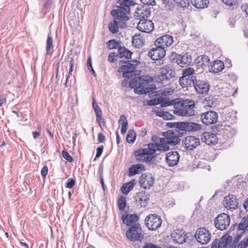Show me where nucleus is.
<instances>
[{"instance_id": "nucleus-3", "label": "nucleus", "mask_w": 248, "mask_h": 248, "mask_svg": "<svg viewBox=\"0 0 248 248\" xmlns=\"http://www.w3.org/2000/svg\"><path fill=\"white\" fill-rule=\"evenodd\" d=\"M146 227L151 231H155L161 227L162 219L156 214H150L147 216L144 220Z\"/></svg>"}, {"instance_id": "nucleus-64", "label": "nucleus", "mask_w": 248, "mask_h": 248, "mask_svg": "<svg viewBox=\"0 0 248 248\" xmlns=\"http://www.w3.org/2000/svg\"><path fill=\"white\" fill-rule=\"evenodd\" d=\"M142 248H162L161 247L152 243H146Z\"/></svg>"}, {"instance_id": "nucleus-52", "label": "nucleus", "mask_w": 248, "mask_h": 248, "mask_svg": "<svg viewBox=\"0 0 248 248\" xmlns=\"http://www.w3.org/2000/svg\"><path fill=\"white\" fill-rule=\"evenodd\" d=\"M173 114H174L175 115H178L179 116L184 117V116H186V115H187V114H189V113H187L186 110L184 111V109H183V108H181L177 110V109L176 110H174Z\"/></svg>"}, {"instance_id": "nucleus-11", "label": "nucleus", "mask_w": 248, "mask_h": 248, "mask_svg": "<svg viewBox=\"0 0 248 248\" xmlns=\"http://www.w3.org/2000/svg\"><path fill=\"white\" fill-rule=\"evenodd\" d=\"M147 148H140L133 152V155L136 156L152 155L155 154L156 143H149Z\"/></svg>"}, {"instance_id": "nucleus-38", "label": "nucleus", "mask_w": 248, "mask_h": 248, "mask_svg": "<svg viewBox=\"0 0 248 248\" xmlns=\"http://www.w3.org/2000/svg\"><path fill=\"white\" fill-rule=\"evenodd\" d=\"M141 197L143 199H144L143 203L141 205V206L144 207H146L148 205V202L150 200V194L145 190H142L137 193V197Z\"/></svg>"}, {"instance_id": "nucleus-19", "label": "nucleus", "mask_w": 248, "mask_h": 248, "mask_svg": "<svg viewBox=\"0 0 248 248\" xmlns=\"http://www.w3.org/2000/svg\"><path fill=\"white\" fill-rule=\"evenodd\" d=\"M195 105V103L192 100H181L180 102V107L183 108L184 111L186 110L187 115L186 116H191L194 115V110Z\"/></svg>"}, {"instance_id": "nucleus-40", "label": "nucleus", "mask_w": 248, "mask_h": 248, "mask_svg": "<svg viewBox=\"0 0 248 248\" xmlns=\"http://www.w3.org/2000/svg\"><path fill=\"white\" fill-rule=\"evenodd\" d=\"M53 47V38L51 36V33H49L47 34V40H46V55L52 54V52H50V50Z\"/></svg>"}, {"instance_id": "nucleus-50", "label": "nucleus", "mask_w": 248, "mask_h": 248, "mask_svg": "<svg viewBox=\"0 0 248 248\" xmlns=\"http://www.w3.org/2000/svg\"><path fill=\"white\" fill-rule=\"evenodd\" d=\"M93 108L95 111L96 115L102 113V111L98 104L95 101V99L93 98L92 103Z\"/></svg>"}, {"instance_id": "nucleus-60", "label": "nucleus", "mask_w": 248, "mask_h": 248, "mask_svg": "<svg viewBox=\"0 0 248 248\" xmlns=\"http://www.w3.org/2000/svg\"><path fill=\"white\" fill-rule=\"evenodd\" d=\"M198 60H200L205 63V66H208L210 62V59L208 56L205 55H203L202 57H198Z\"/></svg>"}, {"instance_id": "nucleus-32", "label": "nucleus", "mask_w": 248, "mask_h": 248, "mask_svg": "<svg viewBox=\"0 0 248 248\" xmlns=\"http://www.w3.org/2000/svg\"><path fill=\"white\" fill-rule=\"evenodd\" d=\"M191 2L196 8L204 9L208 7L209 1V0H191Z\"/></svg>"}, {"instance_id": "nucleus-14", "label": "nucleus", "mask_w": 248, "mask_h": 248, "mask_svg": "<svg viewBox=\"0 0 248 248\" xmlns=\"http://www.w3.org/2000/svg\"><path fill=\"white\" fill-rule=\"evenodd\" d=\"M137 29L141 32L150 33L154 29V23L151 20L140 19L138 24Z\"/></svg>"}, {"instance_id": "nucleus-57", "label": "nucleus", "mask_w": 248, "mask_h": 248, "mask_svg": "<svg viewBox=\"0 0 248 248\" xmlns=\"http://www.w3.org/2000/svg\"><path fill=\"white\" fill-rule=\"evenodd\" d=\"M76 185V181L72 178L68 179L66 184L65 186L68 188H73Z\"/></svg>"}, {"instance_id": "nucleus-56", "label": "nucleus", "mask_w": 248, "mask_h": 248, "mask_svg": "<svg viewBox=\"0 0 248 248\" xmlns=\"http://www.w3.org/2000/svg\"><path fill=\"white\" fill-rule=\"evenodd\" d=\"M160 103L159 97H157L148 100L147 102V104L148 106H152L159 105Z\"/></svg>"}, {"instance_id": "nucleus-16", "label": "nucleus", "mask_w": 248, "mask_h": 248, "mask_svg": "<svg viewBox=\"0 0 248 248\" xmlns=\"http://www.w3.org/2000/svg\"><path fill=\"white\" fill-rule=\"evenodd\" d=\"M180 155L177 151H171L166 154L165 161L170 167L177 165L180 159Z\"/></svg>"}, {"instance_id": "nucleus-44", "label": "nucleus", "mask_w": 248, "mask_h": 248, "mask_svg": "<svg viewBox=\"0 0 248 248\" xmlns=\"http://www.w3.org/2000/svg\"><path fill=\"white\" fill-rule=\"evenodd\" d=\"M126 205L125 198L124 196H120L118 200V206L120 210H124Z\"/></svg>"}, {"instance_id": "nucleus-62", "label": "nucleus", "mask_w": 248, "mask_h": 248, "mask_svg": "<svg viewBox=\"0 0 248 248\" xmlns=\"http://www.w3.org/2000/svg\"><path fill=\"white\" fill-rule=\"evenodd\" d=\"M247 246H248V241L246 240V238H245L239 243L237 245V248H246Z\"/></svg>"}, {"instance_id": "nucleus-15", "label": "nucleus", "mask_w": 248, "mask_h": 248, "mask_svg": "<svg viewBox=\"0 0 248 248\" xmlns=\"http://www.w3.org/2000/svg\"><path fill=\"white\" fill-rule=\"evenodd\" d=\"M210 86L205 80H201L200 79H196V82L194 84V88L196 92L199 94H204L208 92Z\"/></svg>"}, {"instance_id": "nucleus-58", "label": "nucleus", "mask_w": 248, "mask_h": 248, "mask_svg": "<svg viewBox=\"0 0 248 248\" xmlns=\"http://www.w3.org/2000/svg\"><path fill=\"white\" fill-rule=\"evenodd\" d=\"M156 89V87L154 84H151L149 86L143 88L144 94H147L153 92Z\"/></svg>"}, {"instance_id": "nucleus-47", "label": "nucleus", "mask_w": 248, "mask_h": 248, "mask_svg": "<svg viewBox=\"0 0 248 248\" xmlns=\"http://www.w3.org/2000/svg\"><path fill=\"white\" fill-rule=\"evenodd\" d=\"M155 147L156 151H159L162 152H166L169 151L170 149L169 146L159 143H156Z\"/></svg>"}, {"instance_id": "nucleus-53", "label": "nucleus", "mask_w": 248, "mask_h": 248, "mask_svg": "<svg viewBox=\"0 0 248 248\" xmlns=\"http://www.w3.org/2000/svg\"><path fill=\"white\" fill-rule=\"evenodd\" d=\"M116 58H118L117 53L115 52H111L108 55V61L110 63H114L117 61Z\"/></svg>"}, {"instance_id": "nucleus-35", "label": "nucleus", "mask_w": 248, "mask_h": 248, "mask_svg": "<svg viewBox=\"0 0 248 248\" xmlns=\"http://www.w3.org/2000/svg\"><path fill=\"white\" fill-rule=\"evenodd\" d=\"M118 122L119 124H122L121 132L124 135L126 133L128 126V122L125 116L124 115H121Z\"/></svg>"}, {"instance_id": "nucleus-31", "label": "nucleus", "mask_w": 248, "mask_h": 248, "mask_svg": "<svg viewBox=\"0 0 248 248\" xmlns=\"http://www.w3.org/2000/svg\"><path fill=\"white\" fill-rule=\"evenodd\" d=\"M179 58V65H189L192 62V57L188 53H185L184 55H180L178 57Z\"/></svg>"}, {"instance_id": "nucleus-55", "label": "nucleus", "mask_w": 248, "mask_h": 248, "mask_svg": "<svg viewBox=\"0 0 248 248\" xmlns=\"http://www.w3.org/2000/svg\"><path fill=\"white\" fill-rule=\"evenodd\" d=\"M63 157L69 162L73 161V158L71 155L66 151L63 150L62 152Z\"/></svg>"}, {"instance_id": "nucleus-27", "label": "nucleus", "mask_w": 248, "mask_h": 248, "mask_svg": "<svg viewBox=\"0 0 248 248\" xmlns=\"http://www.w3.org/2000/svg\"><path fill=\"white\" fill-rule=\"evenodd\" d=\"M141 170H145V167L142 164L132 165L128 169V175L132 176L139 173Z\"/></svg>"}, {"instance_id": "nucleus-36", "label": "nucleus", "mask_w": 248, "mask_h": 248, "mask_svg": "<svg viewBox=\"0 0 248 248\" xmlns=\"http://www.w3.org/2000/svg\"><path fill=\"white\" fill-rule=\"evenodd\" d=\"M153 80L151 77H147L144 76H141L138 77V82L139 88H143L144 85L150 83Z\"/></svg>"}, {"instance_id": "nucleus-5", "label": "nucleus", "mask_w": 248, "mask_h": 248, "mask_svg": "<svg viewBox=\"0 0 248 248\" xmlns=\"http://www.w3.org/2000/svg\"><path fill=\"white\" fill-rule=\"evenodd\" d=\"M230 223V217L225 213L218 215L215 219L214 224L218 230L223 231L227 229Z\"/></svg>"}, {"instance_id": "nucleus-26", "label": "nucleus", "mask_w": 248, "mask_h": 248, "mask_svg": "<svg viewBox=\"0 0 248 248\" xmlns=\"http://www.w3.org/2000/svg\"><path fill=\"white\" fill-rule=\"evenodd\" d=\"M196 77H191L190 78H185L183 80H180V78H179V82L183 88L188 87H194L195 82H196Z\"/></svg>"}, {"instance_id": "nucleus-43", "label": "nucleus", "mask_w": 248, "mask_h": 248, "mask_svg": "<svg viewBox=\"0 0 248 248\" xmlns=\"http://www.w3.org/2000/svg\"><path fill=\"white\" fill-rule=\"evenodd\" d=\"M117 3H119L120 6L117 7L122 8L124 11L129 14L130 12V8L128 6L129 0H117Z\"/></svg>"}, {"instance_id": "nucleus-41", "label": "nucleus", "mask_w": 248, "mask_h": 248, "mask_svg": "<svg viewBox=\"0 0 248 248\" xmlns=\"http://www.w3.org/2000/svg\"><path fill=\"white\" fill-rule=\"evenodd\" d=\"M109 31L113 34L118 32L119 30L118 23L117 21L114 19L112 22H110L108 25Z\"/></svg>"}, {"instance_id": "nucleus-49", "label": "nucleus", "mask_w": 248, "mask_h": 248, "mask_svg": "<svg viewBox=\"0 0 248 248\" xmlns=\"http://www.w3.org/2000/svg\"><path fill=\"white\" fill-rule=\"evenodd\" d=\"M224 126L223 125L222 123H218L217 124H216L211 127L212 132L217 133L219 132H220L222 130L224 129Z\"/></svg>"}, {"instance_id": "nucleus-48", "label": "nucleus", "mask_w": 248, "mask_h": 248, "mask_svg": "<svg viewBox=\"0 0 248 248\" xmlns=\"http://www.w3.org/2000/svg\"><path fill=\"white\" fill-rule=\"evenodd\" d=\"M160 107L162 108L170 106V100L169 98L159 97Z\"/></svg>"}, {"instance_id": "nucleus-2", "label": "nucleus", "mask_w": 248, "mask_h": 248, "mask_svg": "<svg viewBox=\"0 0 248 248\" xmlns=\"http://www.w3.org/2000/svg\"><path fill=\"white\" fill-rule=\"evenodd\" d=\"M140 224L138 223L131 225L126 232L128 239L132 242L141 241L144 238V234Z\"/></svg>"}, {"instance_id": "nucleus-28", "label": "nucleus", "mask_w": 248, "mask_h": 248, "mask_svg": "<svg viewBox=\"0 0 248 248\" xmlns=\"http://www.w3.org/2000/svg\"><path fill=\"white\" fill-rule=\"evenodd\" d=\"M232 241V237L231 235H223L220 239L218 240L219 246L218 248H227Z\"/></svg>"}, {"instance_id": "nucleus-1", "label": "nucleus", "mask_w": 248, "mask_h": 248, "mask_svg": "<svg viewBox=\"0 0 248 248\" xmlns=\"http://www.w3.org/2000/svg\"><path fill=\"white\" fill-rule=\"evenodd\" d=\"M118 73H123V77L127 79L132 78L134 76H139L141 74V70H137L133 64H129L126 60H121L118 63Z\"/></svg>"}, {"instance_id": "nucleus-61", "label": "nucleus", "mask_w": 248, "mask_h": 248, "mask_svg": "<svg viewBox=\"0 0 248 248\" xmlns=\"http://www.w3.org/2000/svg\"><path fill=\"white\" fill-rule=\"evenodd\" d=\"M141 2L145 5H147L148 6L149 5L155 6L156 5V3L155 0H140Z\"/></svg>"}, {"instance_id": "nucleus-39", "label": "nucleus", "mask_w": 248, "mask_h": 248, "mask_svg": "<svg viewBox=\"0 0 248 248\" xmlns=\"http://www.w3.org/2000/svg\"><path fill=\"white\" fill-rule=\"evenodd\" d=\"M195 71L193 68L188 67L186 69L183 70L182 76L181 77L180 80H183L185 78H190L191 77H195L193 75L194 74Z\"/></svg>"}, {"instance_id": "nucleus-59", "label": "nucleus", "mask_w": 248, "mask_h": 248, "mask_svg": "<svg viewBox=\"0 0 248 248\" xmlns=\"http://www.w3.org/2000/svg\"><path fill=\"white\" fill-rule=\"evenodd\" d=\"M67 59L70 60L69 64H70V68L68 75L67 76H69V77L72 75V72L73 71V68L74 66V59L72 57H70L69 56L67 57Z\"/></svg>"}, {"instance_id": "nucleus-25", "label": "nucleus", "mask_w": 248, "mask_h": 248, "mask_svg": "<svg viewBox=\"0 0 248 248\" xmlns=\"http://www.w3.org/2000/svg\"><path fill=\"white\" fill-rule=\"evenodd\" d=\"M133 52L129 50L128 48L124 46H121L117 50V56L118 58L120 59L125 58V59L129 60L131 59Z\"/></svg>"}, {"instance_id": "nucleus-6", "label": "nucleus", "mask_w": 248, "mask_h": 248, "mask_svg": "<svg viewBox=\"0 0 248 248\" xmlns=\"http://www.w3.org/2000/svg\"><path fill=\"white\" fill-rule=\"evenodd\" d=\"M193 236L197 242L203 245L208 243L210 241L211 234L209 231L205 228L202 227L199 228Z\"/></svg>"}, {"instance_id": "nucleus-12", "label": "nucleus", "mask_w": 248, "mask_h": 248, "mask_svg": "<svg viewBox=\"0 0 248 248\" xmlns=\"http://www.w3.org/2000/svg\"><path fill=\"white\" fill-rule=\"evenodd\" d=\"M154 177L151 173L142 174L139 179L140 186L144 189L150 188L154 185Z\"/></svg>"}, {"instance_id": "nucleus-63", "label": "nucleus", "mask_w": 248, "mask_h": 248, "mask_svg": "<svg viewBox=\"0 0 248 248\" xmlns=\"http://www.w3.org/2000/svg\"><path fill=\"white\" fill-rule=\"evenodd\" d=\"M137 85H138V82L136 78L132 79L129 82V86L131 88L136 87Z\"/></svg>"}, {"instance_id": "nucleus-4", "label": "nucleus", "mask_w": 248, "mask_h": 248, "mask_svg": "<svg viewBox=\"0 0 248 248\" xmlns=\"http://www.w3.org/2000/svg\"><path fill=\"white\" fill-rule=\"evenodd\" d=\"M177 132L178 131L168 130L162 132L161 135L164 137H167L168 140H167L169 146H175L180 143L181 141L180 137L184 136V135L179 134Z\"/></svg>"}, {"instance_id": "nucleus-30", "label": "nucleus", "mask_w": 248, "mask_h": 248, "mask_svg": "<svg viewBox=\"0 0 248 248\" xmlns=\"http://www.w3.org/2000/svg\"><path fill=\"white\" fill-rule=\"evenodd\" d=\"M136 159L138 162H145L149 163H153L156 160L157 155H145V156H136Z\"/></svg>"}, {"instance_id": "nucleus-42", "label": "nucleus", "mask_w": 248, "mask_h": 248, "mask_svg": "<svg viewBox=\"0 0 248 248\" xmlns=\"http://www.w3.org/2000/svg\"><path fill=\"white\" fill-rule=\"evenodd\" d=\"M136 138V134L133 129L129 130L126 137V141L129 143H133Z\"/></svg>"}, {"instance_id": "nucleus-37", "label": "nucleus", "mask_w": 248, "mask_h": 248, "mask_svg": "<svg viewBox=\"0 0 248 248\" xmlns=\"http://www.w3.org/2000/svg\"><path fill=\"white\" fill-rule=\"evenodd\" d=\"M182 122H168L166 123V126L169 127L173 128L171 129L172 130L178 131L179 134H181V126H182Z\"/></svg>"}, {"instance_id": "nucleus-51", "label": "nucleus", "mask_w": 248, "mask_h": 248, "mask_svg": "<svg viewBox=\"0 0 248 248\" xmlns=\"http://www.w3.org/2000/svg\"><path fill=\"white\" fill-rule=\"evenodd\" d=\"M156 115L160 117L163 118L165 120H168L169 111H156L155 110Z\"/></svg>"}, {"instance_id": "nucleus-33", "label": "nucleus", "mask_w": 248, "mask_h": 248, "mask_svg": "<svg viewBox=\"0 0 248 248\" xmlns=\"http://www.w3.org/2000/svg\"><path fill=\"white\" fill-rule=\"evenodd\" d=\"M136 182L134 180L124 183L121 188L122 192L124 194H127L133 188Z\"/></svg>"}, {"instance_id": "nucleus-13", "label": "nucleus", "mask_w": 248, "mask_h": 248, "mask_svg": "<svg viewBox=\"0 0 248 248\" xmlns=\"http://www.w3.org/2000/svg\"><path fill=\"white\" fill-rule=\"evenodd\" d=\"M134 16L137 19H147L151 15V8L149 7H145L144 5L138 6L134 14Z\"/></svg>"}, {"instance_id": "nucleus-10", "label": "nucleus", "mask_w": 248, "mask_h": 248, "mask_svg": "<svg viewBox=\"0 0 248 248\" xmlns=\"http://www.w3.org/2000/svg\"><path fill=\"white\" fill-rule=\"evenodd\" d=\"M155 46L148 51V55L153 60H160L165 56L166 50L160 45Z\"/></svg>"}, {"instance_id": "nucleus-20", "label": "nucleus", "mask_w": 248, "mask_h": 248, "mask_svg": "<svg viewBox=\"0 0 248 248\" xmlns=\"http://www.w3.org/2000/svg\"><path fill=\"white\" fill-rule=\"evenodd\" d=\"M171 236L173 241L178 244H183L186 242V239L188 238L187 234L180 230H177L171 234Z\"/></svg>"}, {"instance_id": "nucleus-8", "label": "nucleus", "mask_w": 248, "mask_h": 248, "mask_svg": "<svg viewBox=\"0 0 248 248\" xmlns=\"http://www.w3.org/2000/svg\"><path fill=\"white\" fill-rule=\"evenodd\" d=\"M181 125V134L184 136L187 132H198L202 128V124L192 122H182Z\"/></svg>"}, {"instance_id": "nucleus-21", "label": "nucleus", "mask_w": 248, "mask_h": 248, "mask_svg": "<svg viewBox=\"0 0 248 248\" xmlns=\"http://www.w3.org/2000/svg\"><path fill=\"white\" fill-rule=\"evenodd\" d=\"M216 137L215 133L204 132L202 135L201 140L207 144L215 145L217 142Z\"/></svg>"}, {"instance_id": "nucleus-18", "label": "nucleus", "mask_w": 248, "mask_h": 248, "mask_svg": "<svg viewBox=\"0 0 248 248\" xmlns=\"http://www.w3.org/2000/svg\"><path fill=\"white\" fill-rule=\"evenodd\" d=\"M224 205L226 208L230 209H235L238 208V202L235 195L231 194L226 196L223 200Z\"/></svg>"}, {"instance_id": "nucleus-54", "label": "nucleus", "mask_w": 248, "mask_h": 248, "mask_svg": "<svg viewBox=\"0 0 248 248\" xmlns=\"http://www.w3.org/2000/svg\"><path fill=\"white\" fill-rule=\"evenodd\" d=\"M216 99H217L214 96H209L205 98L204 101L207 103L208 106L212 107Z\"/></svg>"}, {"instance_id": "nucleus-24", "label": "nucleus", "mask_w": 248, "mask_h": 248, "mask_svg": "<svg viewBox=\"0 0 248 248\" xmlns=\"http://www.w3.org/2000/svg\"><path fill=\"white\" fill-rule=\"evenodd\" d=\"M110 14L114 18L117 19L127 21L129 19V17L126 15L127 13L122 8L118 7L117 9H113Z\"/></svg>"}, {"instance_id": "nucleus-17", "label": "nucleus", "mask_w": 248, "mask_h": 248, "mask_svg": "<svg viewBox=\"0 0 248 248\" xmlns=\"http://www.w3.org/2000/svg\"><path fill=\"white\" fill-rule=\"evenodd\" d=\"M173 42V37L169 34L164 35L158 38L155 42V45L161 46L165 48L166 46H171Z\"/></svg>"}, {"instance_id": "nucleus-29", "label": "nucleus", "mask_w": 248, "mask_h": 248, "mask_svg": "<svg viewBox=\"0 0 248 248\" xmlns=\"http://www.w3.org/2000/svg\"><path fill=\"white\" fill-rule=\"evenodd\" d=\"M224 67L223 62L220 60L214 61L212 65H211V68H209L210 72H213L214 73H217L221 71Z\"/></svg>"}, {"instance_id": "nucleus-46", "label": "nucleus", "mask_w": 248, "mask_h": 248, "mask_svg": "<svg viewBox=\"0 0 248 248\" xmlns=\"http://www.w3.org/2000/svg\"><path fill=\"white\" fill-rule=\"evenodd\" d=\"M102 115H103V113L96 115V121H97L99 126L102 129H103V127L105 126V125H106L105 120L103 117Z\"/></svg>"}, {"instance_id": "nucleus-34", "label": "nucleus", "mask_w": 248, "mask_h": 248, "mask_svg": "<svg viewBox=\"0 0 248 248\" xmlns=\"http://www.w3.org/2000/svg\"><path fill=\"white\" fill-rule=\"evenodd\" d=\"M121 44L122 43L120 41L114 39L109 40L106 43L108 49H117L119 50L122 46Z\"/></svg>"}, {"instance_id": "nucleus-9", "label": "nucleus", "mask_w": 248, "mask_h": 248, "mask_svg": "<svg viewBox=\"0 0 248 248\" xmlns=\"http://www.w3.org/2000/svg\"><path fill=\"white\" fill-rule=\"evenodd\" d=\"M217 113L214 111H208L201 114V119L205 125L215 124L217 121Z\"/></svg>"}, {"instance_id": "nucleus-23", "label": "nucleus", "mask_w": 248, "mask_h": 248, "mask_svg": "<svg viewBox=\"0 0 248 248\" xmlns=\"http://www.w3.org/2000/svg\"><path fill=\"white\" fill-rule=\"evenodd\" d=\"M160 70L163 79L169 80L175 77V70H172L170 66L167 65L162 67Z\"/></svg>"}, {"instance_id": "nucleus-45", "label": "nucleus", "mask_w": 248, "mask_h": 248, "mask_svg": "<svg viewBox=\"0 0 248 248\" xmlns=\"http://www.w3.org/2000/svg\"><path fill=\"white\" fill-rule=\"evenodd\" d=\"M179 54L174 52H172L170 55L169 56V61L172 63H176L179 65Z\"/></svg>"}, {"instance_id": "nucleus-7", "label": "nucleus", "mask_w": 248, "mask_h": 248, "mask_svg": "<svg viewBox=\"0 0 248 248\" xmlns=\"http://www.w3.org/2000/svg\"><path fill=\"white\" fill-rule=\"evenodd\" d=\"M182 144L186 151H192L200 145V139L195 136H188L182 140Z\"/></svg>"}, {"instance_id": "nucleus-22", "label": "nucleus", "mask_w": 248, "mask_h": 248, "mask_svg": "<svg viewBox=\"0 0 248 248\" xmlns=\"http://www.w3.org/2000/svg\"><path fill=\"white\" fill-rule=\"evenodd\" d=\"M139 217L136 214H124L122 216V220L124 224L127 226L132 225L134 224H137L136 222L138 221Z\"/></svg>"}]
</instances>
